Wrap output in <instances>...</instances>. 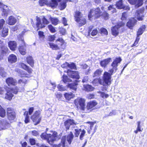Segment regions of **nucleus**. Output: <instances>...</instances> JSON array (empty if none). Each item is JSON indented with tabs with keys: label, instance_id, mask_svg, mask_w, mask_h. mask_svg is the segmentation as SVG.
I'll use <instances>...</instances> for the list:
<instances>
[{
	"label": "nucleus",
	"instance_id": "obj_1",
	"mask_svg": "<svg viewBox=\"0 0 147 147\" xmlns=\"http://www.w3.org/2000/svg\"><path fill=\"white\" fill-rule=\"evenodd\" d=\"M121 61L122 59L121 57L116 58L111 64L112 68L109 70V73L106 71H105L103 75L102 79L100 77L94 79L91 82L93 85L95 86H98L99 84L104 86H109L111 84V76L117 70L118 64Z\"/></svg>",
	"mask_w": 147,
	"mask_h": 147
},
{
	"label": "nucleus",
	"instance_id": "obj_2",
	"mask_svg": "<svg viewBox=\"0 0 147 147\" xmlns=\"http://www.w3.org/2000/svg\"><path fill=\"white\" fill-rule=\"evenodd\" d=\"M41 20L42 22H41L40 18L36 16V23H34L33 20L31 21V23L33 27L34 28H36L37 30L44 28L45 27L46 25H48L50 23V21L44 16H43Z\"/></svg>",
	"mask_w": 147,
	"mask_h": 147
},
{
	"label": "nucleus",
	"instance_id": "obj_3",
	"mask_svg": "<svg viewBox=\"0 0 147 147\" xmlns=\"http://www.w3.org/2000/svg\"><path fill=\"white\" fill-rule=\"evenodd\" d=\"M56 44L53 43H49V47L52 50H64L66 46V43L62 38H59L56 40Z\"/></svg>",
	"mask_w": 147,
	"mask_h": 147
},
{
	"label": "nucleus",
	"instance_id": "obj_4",
	"mask_svg": "<svg viewBox=\"0 0 147 147\" xmlns=\"http://www.w3.org/2000/svg\"><path fill=\"white\" fill-rule=\"evenodd\" d=\"M74 17L75 21L78 23L79 27L83 26L86 24V19L83 16L82 13L79 11L77 10L75 12Z\"/></svg>",
	"mask_w": 147,
	"mask_h": 147
},
{
	"label": "nucleus",
	"instance_id": "obj_5",
	"mask_svg": "<svg viewBox=\"0 0 147 147\" xmlns=\"http://www.w3.org/2000/svg\"><path fill=\"white\" fill-rule=\"evenodd\" d=\"M19 65L22 68L26 71L28 73L24 71H22V72L20 74V77L21 78L30 77L31 76L30 75L32 74L33 71L32 69L30 68L29 66L23 63H20Z\"/></svg>",
	"mask_w": 147,
	"mask_h": 147
},
{
	"label": "nucleus",
	"instance_id": "obj_6",
	"mask_svg": "<svg viewBox=\"0 0 147 147\" xmlns=\"http://www.w3.org/2000/svg\"><path fill=\"white\" fill-rule=\"evenodd\" d=\"M101 16V11L100 8L98 7L90 10L88 15V17L89 20H92L99 18Z\"/></svg>",
	"mask_w": 147,
	"mask_h": 147
},
{
	"label": "nucleus",
	"instance_id": "obj_7",
	"mask_svg": "<svg viewBox=\"0 0 147 147\" xmlns=\"http://www.w3.org/2000/svg\"><path fill=\"white\" fill-rule=\"evenodd\" d=\"M24 34L25 32L22 31L17 36L18 41H21L22 43L24 45H20L18 47V50L19 52L21 55H25L26 54V50L25 48L26 45L23 38Z\"/></svg>",
	"mask_w": 147,
	"mask_h": 147
},
{
	"label": "nucleus",
	"instance_id": "obj_8",
	"mask_svg": "<svg viewBox=\"0 0 147 147\" xmlns=\"http://www.w3.org/2000/svg\"><path fill=\"white\" fill-rule=\"evenodd\" d=\"M85 100L80 97L75 99L74 103L78 110L80 109L84 113L86 106Z\"/></svg>",
	"mask_w": 147,
	"mask_h": 147
},
{
	"label": "nucleus",
	"instance_id": "obj_9",
	"mask_svg": "<svg viewBox=\"0 0 147 147\" xmlns=\"http://www.w3.org/2000/svg\"><path fill=\"white\" fill-rule=\"evenodd\" d=\"M6 112L8 120L11 122L13 121L16 119V113L15 109L11 107L7 108Z\"/></svg>",
	"mask_w": 147,
	"mask_h": 147
},
{
	"label": "nucleus",
	"instance_id": "obj_10",
	"mask_svg": "<svg viewBox=\"0 0 147 147\" xmlns=\"http://www.w3.org/2000/svg\"><path fill=\"white\" fill-rule=\"evenodd\" d=\"M98 105L95 100L90 101L87 102L84 113H88L96 109V107Z\"/></svg>",
	"mask_w": 147,
	"mask_h": 147
},
{
	"label": "nucleus",
	"instance_id": "obj_11",
	"mask_svg": "<svg viewBox=\"0 0 147 147\" xmlns=\"http://www.w3.org/2000/svg\"><path fill=\"white\" fill-rule=\"evenodd\" d=\"M41 111L39 110L35 111L33 114L31 116V119L34 123V125H36L40 123L41 119L40 116Z\"/></svg>",
	"mask_w": 147,
	"mask_h": 147
},
{
	"label": "nucleus",
	"instance_id": "obj_12",
	"mask_svg": "<svg viewBox=\"0 0 147 147\" xmlns=\"http://www.w3.org/2000/svg\"><path fill=\"white\" fill-rule=\"evenodd\" d=\"M8 49L3 42L0 39V61L3 59L4 55L8 52Z\"/></svg>",
	"mask_w": 147,
	"mask_h": 147
},
{
	"label": "nucleus",
	"instance_id": "obj_13",
	"mask_svg": "<svg viewBox=\"0 0 147 147\" xmlns=\"http://www.w3.org/2000/svg\"><path fill=\"white\" fill-rule=\"evenodd\" d=\"M74 131L75 132L74 134L75 137H78L80 134L79 136L80 139L81 140H83L86 133L85 130L84 129L82 130L81 129H74Z\"/></svg>",
	"mask_w": 147,
	"mask_h": 147
},
{
	"label": "nucleus",
	"instance_id": "obj_14",
	"mask_svg": "<svg viewBox=\"0 0 147 147\" xmlns=\"http://www.w3.org/2000/svg\"><path fill=\"white\" fill-rule=\"evenodd\" d=\"M67 73L68 76L73 79L78 80L80 78V76L78 71L68 69L67 71Z\"/></svg>",
	"mask_w": 147,
	"mask_h": 147
},
{
	"label": "nucleus",
	"instance_id": "obj_15",
	"mask_svg": "<svg viewBox=\"0 0 147 147\" xmlns=\"http://www.w3.org/2000/svg\"><path fill=\"white\" fill-rule=\"evenodd\" d=\"M137 22V20L134 17H131L127 22L126 26L132 30Z\"/></svg>",
	"mask_w": 147,
	"mask_h": 147
},
{
	"label": "nucleus",
	"instance_id": "obj_16",
	"mask_svg": "<svg viewBox=\"0 0 147 147\" xmlns=\"http://www.w3.org/2000/svg\"><path fill=\"white\" fill-rule=\"evenodd\" d=\"M76 124L74 122V120L71 119H68L64 122V125L66 131L69 129L71 125Z\"/></svg>",
	"mask_w": 147,
	"mask_h": 147
},
{
	"label": "nucleus",
	"instance_id": "obj_17",
	"mask_svg": "<svg viewBox=\"0 0 147 147\" xmlns=\"http://www.w3.org/2000/svg\"><path fill=\"white\" fill-rule=\"evenodd\" d=\"M144 11V7H142L139 9L137 10L136 12V16H137V19L138 21H142L144 20V16L142 15L141 16H140V14H143Z\"/></svg>",
	"mask_w": 147,
	"mask_h": 147
},
{
	"label": "nucleus",
	"instance_id": "obj_18",
	"mask_svg": "<svg viewBox=\"0 0 147 147\" xmlns=\"http://www.w3.org/2000/svg\"><path fill=\"white\" fill-rule=\"evenodd\" d=\"M79 82L78 80H75L73 82L68 84L67 85V87L76 91L77 90Z\"/></svg>",
	"mask_w": 147,
	"mask_h": 147
},
{
	"label": "nucleus",
	"instance_id": "obj_19",
	"mask_svg": "<svg viewBox=\"0 0 147 147\" xmlns=\"http://www.w3.org/2000/svg\"><path fill=\"white\" fill-rule=\"evenodd\" d=\"M41 138L46 139L50 144L55 140L51 134H47L44 135L42 134L41 136Z\"/></svg>",
	"mask_w": 147,
	"mask_h": 147
},
{
	"label": "nucleus",
	"instance_id": "obj_20",
	"mask_svg": "<svg viewBox=\"0 0 147 147\" xmlns=\"http://www.w3.org/2000/svg\"><path fill=\"white\" fill-rule=\"evenodd\" d=\"M5 82L9 86H15L17 84L16 80L12 77L7 78L5 80Z\"/></svg>",
	"mask_w": 147,
	"mask_h": 147
},
{
	"label": "nucleus",
	"instance_id": "obj_21",
	"mask_svg": "<svg viewBox=\"0 0 147 147\" xmlns=\"http://www.w3.org/2000/svg\"><path fill=\"white\" fill-rule=\"evenodd\" d=\"M17 44L14 40H10L8 42V46L10 49L13 51H15L17 48Z\"/></svg>",
	"mask_w": 147,
	"mask_h": 147
},
{
	"label": "nucleus",
	"instance_id": "obj_22",
	"mask_svg": "<svg viewBox=\"0 0 147 147\" xmlns=\"http://www.w3.org/2000/svg\"><path fill=\"white\" fill-rule=\"evenodd\" d=\"M112 59L111 58H108L101 61L100 62V66L103 67L105 68L108 64L111 61Z\"/></svg>",
	"mask_w": 147,
	"mask_h": 147
},
{
	"label": "nucleus",
	"instance_id": "obj_23",
	"mask_svg": "<svg viewBox=\"0 0 147 147\" xmlns=\"http://www.w3.org/2000/svg\"><path fill=\"white\" fill-rule=\"evenodd\" d=\"M17 60L16 56L13 54H10L8 58V61L10 63H13L16 62Z\"/></svg>",
	"mask_w": 147,
	"mask_h": 147
},
{
	"label": "nucleus",
	"instance_id": "obj_24",
	"mask_svg": "<svg viewBox=\"0 0 147 147\" xmlns=\"http://www.w3.org/2000/svg\"><path fill=\"white\" fill-rule=\"evenodd\" d=\"M146 28V26L145 25H142L139 28L137 32L136 36L139 37L142 34L145 30Z\"/></svg>",
	"mask_w": 147,
	"mask_h": 147
},
{
	"label": "nucleus",
	"instance_id": "obj_25",
	"mask_svg": "<svg viewBox=\"0 0 147 147\" xmlns=\"http://www.w3.org/2000/svg\"><path fill=\"white\" fill-rule=\"evenodd\" d=\"M61 0H51L49 3V5L52 8H56L58 5V2H60Z\"/></svg>",
	"mask_w": 147,
	"mask_h": 147
},
{
	"label": "nucleus",
	"instance_id": "obj_26",
	"mask_svg": "<svg viewBox=\"0 0 147 147\" xmlns=\"http://www.w3.org/2000/svg\"><path fill=\"white\" fill-rule=\"evenodd\" d=\"M13 96V95L9 90H7L5 94L4 98L8 100H11Z\"/></svg>",
	"mask_w": 147,
	"mask_h": 147
},
{
	"label": "nucleus",
	"instance_id": "obj_27",
	"mask_svg": "<svg viewBox=\"0 0 147 147\" xmlns=\"http://www.w3.org/2000/svg\"><path fill=\"white\" fill-rule=\"evenodd\" d=\"M74 135L72 131L69 132L66 136L67 141L69 145H70L74 138Z\"/></svg>",
	"mask_w": 147,
	"mask_h": 147
},
{
	"label": "nucleus",
	"instance_id": "obj_28",
	"mask_svg": "<svg viewBox=\"0 0 147 147\" xmlns=\"http://www.w3.org/2000/svg\"><path fill=\"white\" fill-rule=\"evenodd\" d=\"M16 19L13 16H11L8 18L7 24L9 25H13L16 23Z\"/></svg>",
	"mask_w": 147,
	"mask_h": 147
},
{
	"label": "nucleus",
	"instance_id": "obj_29",
	"mask_svg": "<svg viewBox=\"0 0 147 147\" xmlns=\"http://www.w3.org/2000/svg\"><path fill=\"white\" fill-rule=\"evenodd\" d=\"M63 65H65L64 67H67L71 69H77L75 63H74L72 62L69 64L68 62H65Z\"/></svg>",
	"mask_w": 147,
	"mask_h": 147
},
{
	"label": "nucleus",
	"instance_id": "obj_30",
	"mask_svg": "<svg viewBox=\"0 0 147 147\" xmlns=\"http://www.w3.org/2000/svg\"><path fill=\"white\" fill-rule=\"evenodd\" d=\"M84 90L86 91L87 92L93 91L94 89V88L92 87L91 85L86 84L83 85Z\"/></svg>",
	"mask_w": 147,
	"mask_h": 147
},
{
	"label": "nucleus",
	"instance_id": "obj_31",
	"mask_svg": "<svg viewBox=\"0 0 147 147\" xmlns=\"http://www.w3.org/2000/svg\"><path fill=\"white\" fill-rule=\"evenodd\" d=\"M26 61L32 67H34V61L32 57L28 56L26 57Z\"/></svg>",
	"mask_w": 147,
	"mask_h": 147
},
{
	"label": "nucleus",
	"instance_id": "obj_32",
	"mask_svg": "<svg viewBox=\"0 0 147 147\" xmlns=\"http://www.w3.org/2000/svg\"><path fill=\"white\" fill-rule=\"evenodd\" d=\"M64 96L66 99L69 100L74 98L75 96V94L71 92H66L64 94Z\"/></svg>",
	"mask_w": 147,
	"mask_h": 147
},
{
	"label": "nucleus",
	"instance_id": "obj_33",
	"mask_svg": "<svg viewBox=\"0 0 147 147\" xmlns=\"http://www.w3.org/2000/svg\"><path fill=\"white\" fill-rule=\"evenodd\" d=\"M8 28L7 25L5 26L2 31V36L3 37H5L8 35Z\"/></svg>",
	"mask_w": 147,
	"mask_h": 147
},
{
	"label": "nucleus",
	"instance_id": "obj_34",
	"mask_svg": "<svg viewBox=\"0 0 147 147\" xmlns=\"http://www.w3.org/2000/svg\"><path fill=\"white\" fill-rule=\"evenodd\" d=\"M68 1L71 2L72 1L71 0H64L63 2L60 3L59 7L60 10H63L66 7V3Z\"/></svg>",
	"mask_w": 147,
	"mask_h": 147
},
{
	"label": "nucleus",
	"instance_id": "obj_35",
	"mask_svg": "<svg viewBox=\"0 0 147 147\" xmlns=\"http://www.w3.org/2000/svg\"><path fill=\"white\" fill-rule=\"evenodd\" d=\"M111 31L112 34L115 36H116L119 34V29L115 26H113L111 27Z\"/></svg>",
	"mask_w": 147,
	"mask_h": 147
},
{
	"label": "nucleus",
	"instance_id": "obj_36",
	"mask_svg": "<svg viewBox=\"0 0 147 147\" xmlns=\"http://www.w3.org/2000/svg\"><path fill=\"white\" fill-rule=\"evenodd\" d=\"M103 70L101 69H96L93 73V77L94 78L96 77H99L101 74Z\"/></svg>",
	"mask_w": 147,
	"mask_h": 147
},
{
	"label": "nucleus",
	"instance_id": "obj_37",
	"mask_svg": "<svg viewBox=\"0 0 147 147\" xmlns=\"http://www.w3.org/2000/svg\"><path fill=\"white\" fill-rule=\"evenodd\" d=\"M49 20L51 21V23L54 26L57 25L59 23V20L57 18H53L50 17Z\"/></svg>",
	"mask_w": 147,
	"mask_h": 147
},
{
	"label": "nucleus",
	"instance_id": "obj_38",
	"mask_svg": "<svg viewBox=\"0 0 147 147\" xmlns=\"http://www.w3.org/2000/svg\"><path fill=\"white\" fill-rule=\"evenodd\" d=\"M102 18L105 20H108L110 18L109 14L106 11H104L101 13Z\"/></svg>",
	"mask_w": 147,
	"mask_h": 147
},
{
	"label": "nucleus",
	"instance_id": "obj_39",
	"mask_svg": "<svg viewBox=\"0 0 147 147\" xmlns=\"http://www.w3.org/2000/svg\"><path fill=\"white\" fill-rule=\"evenodd\" d=\"M62 78V80L66 84L67 82H71L72 81L71 79L69 78L67 76L65 75H63Z\"/></svg>",
	"mask_w": 147,
	"mask_h": 147
},
{
	"label": "nucleus",
	"instance_id": "obj_40",
	"mask_svg": "<svg viewBox=\"0 0 147 147\" xmlns=\"http://www.w3.org/2000/svg\"><path fill=\"white\" fill-rule=\"evenodd\" d=\"M6 112L5 110L0 105V117L4 118L5 116Z\"/></svg>",
	"mask_w": 147,
	"mask_h": 147
},
{
	"label": "nucleus",
	"instance_id": "obj_41",
	"mask_svg": "<svg viewBox=\"0 0 147 147\" xmlns=\"http://www.w3.org/2000/svg\"><path fill=\"white\" fill-rule=\"evenodd\" d=\"M9 90L13 94H17L19 91V89L18 87L16 86L14 88H11L9 89Z\"/></svg>",
	"mask_w": 147,
	"mask_h": 147
},
{
	"label": "nucleus",
	"instance_id": "obj_42",
	"mask_svg": "<svg viewBox=\"0 0 147 147\" xmlns=\"http://www.w3.org/2000/svg\"><path fill=\"white\" fill-rule=\"evenodd\" d=\"M140 39L139 37H137L134 43L131 45V47H137L138 46L139 42Z\"/></svg>",
	"mask_w": 147,
	"mask_h": 147
},
{
	"label": "nucleus",
	"instance_id": "obj_43",
	"mask_svg": "<svg viewBox=\"0 0 147 147\" xmlns=\"http://www.w3.org/2000/svg\"><path fill=\"white\" fill-rule=\"evenodd\" d=\"M116 5L117 8L119 9H122L124 8L123 7V2L122 0H120L117 1L116 3Z\"/></svg>",
	"mask_w": 147,
	"mask_h": 147
},
{
	"label": "nucleus",
	"instance_id": "obj_44",
	"mask_svg": "<svg viewBox=\"0 0 147 147\" xmlns=\"http://www.w3.org/2000/svg\"><path fill=\"white\" fill-rule=\"evenodd\" d=\"M24 115H25L24 122L25 123H27L30 122L29 116L28 115V112L26 111L24 113Z\"/></svg>",
	"mask_w": 147,
	"mask_h": 147
},
{
	"label": "nucleus",
	"instance_id": "obj_45",
	"mask_svg": "<svg viewBox=\"0 0 147 147\" xmlns=\"http://www.w3.org/2000/svg\"><path fill=\"white\" fill-rule=\"evenodd\" d=\"M125 25V23L122 22H118L114 26H115L118 29L120 28L123 27Z\"/></svg>",
	"mask_w": 147,
	"mask_h": 147
},
{
	"label": "nucleus",
	"instance_id": "obj_46",
	"mask_svg": "<svg viewBox=\"0 0 147 147\" xmlns=\"http://www.w3.org/2000/svg\"><path fill=\"white\" fill-rule=\"evenodd\" d=\"M47 27L51 33H54L56 32V30L55 28L52 25L49 24L47 26Z\"/></svg>",
	"mask_w": 147,
	"mask_h": 147
},
{
	"label": "nucleus",
	"instance_id": "obj_47",
	"mask_svg": "<svg viewBox=\"0 0 147 147\" xmlns=\"http://www.w3.org/2000/svg\"><path fill=\"white\" fill-rule=\"evenodd\" d=\"M38 3L40 6H42L47 4L48 3V1L47 0H39Z\"/></svg>",
	"mask_w": 147,
	"mask_h": 147
},
{
	"label": "nucleus",
	"instance_id": "obj_48",
	"mask_svg": "<svg viewBox=\"0 0 147 147\" xmlns=\"http://www.w3.org/2000/svg\"><path fill=\"white\" fill-rule=\"evenodd\" d=\"M66 138V136H63L61 139V143L62 144L63 147H65L67 146L65 144Z\"/></svg>",
	"mask_w": 147,
	"mask_h": 147
},
{
	"label": "nucleus",
	"instance_id": "obj_49",
	"mask_svg": "<svg viewBox=\"0 0 147 147\" xmlns=\"http://www.w3.org/2000/svg\"><path fill=\"white\" fill-rule=\"evenodd\" d=\"M100 94V96L103 98H107L109 96V95L106 94L105 92L99 91L98 92Z\"/></svg>",
	"mask_w": 147,
	"mask_h": 147
},
{
	"label": "nucleus",
	"instance_id": "obj_50",
	"mask_svg": "<svg viewBox=\"0 0 147 147\" xmlns=\"http://www.w3.org/2000/svg\"><path fill=\"white\" fill-rule=\"evenodd\" d=\"M100 31L101 34H103L106 35H108V32L106 29L102 28L100 29Z\"/></svg>",
	"mask_w": 147,
	"mask_h": 147
},
{
	"label": "nucleus",
	"instance_id": "obj_51",
	"mask_svg": "<svg viewBox=\"0 0 147 147\" xmlns=\"http://www.w3.org/2000/svg\"><path fill=\"white\" fill-rule=\"evenodd\" d=\"M144 0H138L137 2L135 4V6L139 7L141 6L143 4Z\"/></svg>",
	"mask_w": 147,
	"mask_h": 147
},
{
	"label": "nucleus",
	"instance_id": "obj_52",
	"mask_svg": "<svg viewBox=\"0 0 147 147\" xmlns=\"http://www.w3.org/2000/svg\"><path fill=\"white\" fill-rule=\"evenodd\" d=\"M127 12H123L122 13L121 19L123 21L125 20H127Z\"/></svg>",
	"mask_w": 147,
	"mask_h": 147
},
{
	"label": "nucleus",
	"instance_id": "obj_53",
	"mask_svg": "<svg viewBox=\"0 0 147 147\" xmlns=\"http://www.w3.org/2000/svg\"><path fill=\"white\" fill-rule=\"evenodd\" d=\"M55 38V36L54 35H50L48 37V40L50 42H53L54 41Z\"/></svg>",
	"mask_w": 147,
	"mask_h": 147
},
{
	"label": "nucleus",
	"instance_id": "obj_54",
	"mask_svg": "<svg viewBox=\"0 0 147 147\" xmlns=\"http://www.w3.org/2000/svg\"><path fill=\"white\" fill-rule=\"evenodd\" d=\"M29 142L30 144L32 146L36 144V140L33 138H30L29 139Z\"/></svg>",
	"mask_w": 147,
	"mask_h": 147
},
{
	"label": "nucleus",
	"instance_id": "obj_55",
	"mask_svg": "<svg viewBox=\"0 0 147 147\" xmlns=\"http://www.w3.org/2000/svg\"><path fill=\"white\" fill-rule=\"evenodd\" d=\"M27 80L24 78H23L22 79H20L18 80V83L19 84H26L27 82Z\"/></svg>",
	"mask_w": 147,
	"mask_h": 147
},
{
	"label": "nucleus",
	"instance_id": "obj_56",
	"mask_svg": "<svg viewBox=\"0 0 147 147\" xmlns=\"http://www.w3.org/2000/svg\"><path fill=\"white\" fill-rule=\"evenodd\" d=\"M38 35L39 38H42L44 39L45 37V36L44 35V33L42 31H39L38 32Z\"/></svg>",
	"mask_w": 147,
	"mask_h": 147
},
{
	"label": "nucleus",
	"instance_id": "obj_57",
	"mask_svg": "<svg viewBox=\"0 0 147 147\" xmlns=\"http://www.w3.org/2000/svg\"><path fill=\"white\" fill-rule=\"evenodd\" d=\"M67 20L65 17H63L62 18V22L64 26H66L68 25L67 23Z\"/></svg>",
	"mask_w": 147,
	"mask_h": 147
},
{
	"label": "nucleus",
	"instance_id": "obj_58",
	"mask_svg": "<svg viewBox=\"0 0 147 147\" xmlns=\"http://www.w3.org/2000/svg\"><path fill=\"white\" fill-rule=\"evenodd\" d=\"M57 88L58 90L60 91H63L65 90V87L63 86L62 85H60V84L58 85Z\"/></svg>",
	"mask_w": 147,
	"mask_h": 147
},
{
	"label": "nucleus",
	"instance_id": "obj_59",
	"mask_svg": "<svg viewBox=\"0 0 147 147\" xmlns=\"http://www.w3.org/2000/svg\"><path fill=\"white\" fill-rule=\"evenodd\" d=\"M98 32V31L96 28L94 29L91 33V35L92 36H94L96 35Z\"/></svg>",
	"mask_w": 147,
	"mask_h": 147
},
{
	"label": "nucleus",
	"instance_id": "obj_60",
	"mask_svg": "<svg viewBox=\"0 0 147 147\" xmlns=\"http://www.w3.org/2000/svg\"><path fill=\"white\" fill-rule=\"evenodd\" d=\"M34 110V107H32L29 108V109H28V115L29 114L30 115H31L33 112Z\"/></svg>",
	"mask_w": 147,
	"mask_h": 147
},
{
	"label": "nucleus",
	"instance_id": "obj_61",
	"mask_svg": "<svg viewBox=\"0 0 147 147\" xmlns=\"http://www.w3.org/2000/svg\"><path fill=\"white\" fill-rule=\"evenodd\" d=\"M5 23V21L3 19L0 20V30L1 29Z\"/></svg>",
	"mask_w": 147,
	"mask_h": 147
},
{
	"label": "nucleus",
	"instance_id": "obj_62",
	"mask_svg": "<svg viewBox=\"0 0 147 147\" xmlns=\"http://www.w3.org/2000/svg\"><path fill=\"white\" fill-rule=\"evenodd\" d=\"M138 0H128L129 3L131 5H135L137 2Z\"/></svg>",
	"mask_w": 147,
	"mask_h": 147
},
{
	"label": "nucleus",
	"instance_id": "obj_63",
	"mask_svg": "<svg viewBox=\"0 0 147 147\" xmlns=\"http://www.w3.org/2000/svg\"><path fill=\"white\" fill-rule=\"evenodd\" d=\"M32 135L34 136H36L39 135L38 132L36 130L32 131Z\"/></svg>",
	"mask_w": 147,
	"mask_h": 147
},
{
	"label": "nucleus",
	"instance_id": "obj_64",
	"mask_svg": "<svg viewBox=\"0 0 147 147\" xmlns=\"http://www.w3.org/2000/svg\"><path fill=\"white\" fill-rule=\"evenodd\" d=\"M20 144L21 145L22 147H26L27 146V142L25 141L23 143H22L21 142H20Z\"/></svg>",
	"mask_w": 147,
	"mask_h": 147
}]
</instances>
